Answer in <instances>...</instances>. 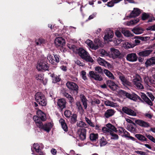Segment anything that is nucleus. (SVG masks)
Here are the masks:
<instances>
[{"instance_id": "f257e3e1", "label": "nucleus", "mask_w": 155, "mask_h": 155, "mask_svg": "<svg viewBox=\"0 0 155 155\" xmlns=\"http://www.w3.org/2000/svg\"><path fill=\"white\" fill-rule=\"evenodd\" d=\"M79 55L83 59L88 62L93 63L94 60L90 56L89 53L82 48H80L77 49Z\"/></svg>"}, {"instance_id": "f03ea898", "label": "nucleus", "mask_w": 155, "mask_h": 155, "mask_svg": "<svg viewBox=\"0 0 155 155\" xmlns=\"http://www.w3.org/2000/svg\"><path fill=\"white\" fill-rule=\"evenodd\" d=\"M35 98L36 102L39 105L42 106H45L47 104V100L44 95L41 92H37L35 96Z\"/></svg>"}, {"instance_id": "7ed1b4c3", "label": "nucleus", "mask_w": 155, "mask_h": 155, "mask_svg": "<svg viewBox=\"0 0 155 155\" xmlns=\"http://www.w3.org/2000/svg\"><path fill=\"white\" fill-rule=\"evenodd\" d=\"M121 93L123 96L126 97L130 99L135 101H137L139 100V101L143 102L141 98L135 94H130L124 90H121Z\"/></svg>"}, {"instance_id": "20e7f679", "label": "nucleus", "mask_w": 155, "mask_h": 155, "mask_svg": "<svg viewBox=\"0 0 155 155\" xmlns=\"http://www.w3.org/2000/svg\"><path fill=\"white\" fill-rule=\"evenodd\" d=\"M60 58V56L57 54H53L52 55L49 54L47 56L48 59L49 60V62L53 65H56L57 63L59 62Z\"/></svg>"}, {"instance_id": "39448f33", "label": "nucleus", "mask_w": 155, "mask_h": 155, "mask_svg": "<svg viewBox=\"0 0 155 155\" xmlns=\"http://www.w3.org/2000/svg\"><path fill=\"white\" fill-rule=\"evenodd\" d=\"M66 85L69 89L73 91L74 94H77L78 93V86L76 83L68 81Z\"/></svg>"}, {"instance_id": "423d86ee", "label": "nucleus", "mask_w": 155, "mask_h": 155, "mask_svg": "<svg viewBox=\"0 0 155 155\" xmlns=\"http://www.w3.org/2000/svg\"><path fill=\"white\" fill-rule=\"evenodd\" d=\"M38 124V125L37 126L38 127L48 133L50 132L53 126L51 122H48L44 124H43L40 125L39 124Z\"/></svg>"}, {"instance_id": "0eeeda50", "label": "nucleus", "mask_w": 155, "mask_h": 155, "mask_svg": "<svg viewBox=\"0 0 155 155\" xmlns=\"http://www.w3.org/2000/svg\"><path fill=\"white\" fill-rule=\"evenodd\" d=\"M117 74L122 84L124 85L127 86L131 85V83L127 80L125 76L121 72H117Z\"/></svg>"}, {"instance_id": "6e6552de", "label": "nucleus", "mask_w": 155, "mask_h": 155, "mask_svg": "<svg viewBox=\"0 0 155 155\" xmlns=\"http://www.w3.org/2000/svg\"><path fill=\"white\" fill-rule=\"evenodd\" d=\"M33 119L36 125H38V124H43L42 121H44L46 120V117L45 114L40 116L35 115L33 116Z\"/></svg>"}, {"instance_id": "1a4fd4ad", "label": "nucleus", "mask_w": 155, "mask_h": 155, "mask_svg": "<svg viewBox=\"0 0 155 155\" xmlns=\"http://www.w3.org/2000/svg\"><path fill=\"white\" fill-rule=\"evenodd\" d=\"M88 75L91 78H93L96 81H101L103 80L102 76L97 72L95 73L94 71H91L89 72Z\"/></svg>"}, {"instance_id": "9d476101", "label": "nucleus", "mask_w": 155, "mask_h": 155, "mask_svg": "<svg viewBox=\"0 0 155 155\" xmlns=\"http://www.w3.org/2000/svg\"><path fill=\"white\" fill-rule=\"evenodd\" d=\"M66 101L64 98H60L57 102L58 107V109L62 111L66 107Z\"/></svg>"}, {"instance_id": "9b49d317", "label": "nucleus", "mask_w": 155, "mask_h": 155, "mask_svg": "<svg viewBox=\"0 0 155 155\" xmlns=\"http://www.w3.org/2000/svg\"><path fill=\"white\" fill-rule=\"evenodd\" d=\"M55 46L57 48L63 47L65 44V41L61 37H58L55 38L54 41Z\"/></svg>"}, {"instance_id": "f8f14e48", "label": "nucleus", "mask_w": 155, "mask_h": 155, "mask_svg": "<svg viewBox=\"0 0 155 155\" xmlns=\"http://www.w3.org/2000/svg\"><path fill=\"white\" fill-rule=\"evenodd\" d=\"M122 114L124 113L127 115L133 116H136L137 115L136 112L127 107L124 106L122 108Z\"/></svg>"}, {"instance_id": "ddd939ff", "label": "nucleus", "mask_w": 155, "mask_h": 155, "mask_svg": "<svg viewBox=\"0 0 155 155\" xmlns=\"http://www.w3.org/2000/svg\"><path fill=\"white\" fill-rule=\"evenodd\" d=\"M37 69L38 71L48 70L49 66L43 61H41L40 62H38V65L37 67Z\"/></svg>"}, {"instance_id": "4468645a", "label": "nucleus", "mask_w": 155, "mask_h": 155, "mask_svg": "<svg viewBox=\"0 0 155 155\" xmlns=\"http://www.w3.org/2000/svg\"><path fill=\"white\" fill-rule=\"evenodd\" d=\"M106 83L107 86L112 91H115L117 89V85L113 81L111 80H108L106 81Z\"/></svg>"}, {"instance_id": "2eb2a0df", "label": "nucleus", "mask_w": 155, "mask_h": 155, "mask_svg": "<svg viewBox=\"0 0 155 155\" xmlns=\"http://www.w3.org/2000/svg\"><path fill=\"white\" fill-rule=\"evenodd\" d=\"M138 57L135 53H131L127 54L126 57L127 60L130 62H135L137 61Z\"/></svg>"}, {"instance_id": "dca6fc26", "label": "nucleus", "mask_w": 155, "mask_h": 155, "mask_svg": "<svg viewBox=\"0 0 155 155\" xmlns=\"http://www.w3.org/2000/svg\"><path fill=\"white\" fill-rule=\"evenodd\" d=\"M135 123L139 126L143 127H148L150 126V124L141 119H138L135 120Z\"/></svg>"}, {"instance_id": "f3484780", "label": "nucleus", "mask_w": 155, "mask_h": 155, "mask_svg": "<svg viewBox=\"0 0 155 155\" xmlns=\"http://www.w3.org/2000/svg\"><path fill=\"white\" fill-rule=\"evenodd\" d=\"M140 13V9L137 8H134V10L131 12L130 15L127 17L130 18L135 17L138 16Z\"/></svg>"}, {"instance_id": "a211bd4d", "label": "nucleus", "mask_w": 155, "mask_h": 155, "mask_svg": "<svg viewBox=\"0 0 155 155\" xmlns=\"http://www.w3.org/2000/svg\"><path fill=\"white\" fill-rule=\"evenodd\" d=\"M141 97L142 99V100L143 101V103L145 102L148 105L150 106H153V103L144 93H142L141 94Z\"/></svg>"}, {"instance_id": "6ab92c4d", "label": "nucleus", "mask_w": 155, "mask_h": 155, "mask_svg": "<svg viewBox=\"0 0 155 155\" xmlns=\"http://www.w3.org/2000/svg\"><path fill=\"white\" fill-rule=\"evenodd\" d=\"M79 138L81 140H84L86 138V130L84 128L79 130L78 132Z\"/></svg>"}, {"instance_id": "aec40b11", "label": "nucleus", "mask_w": 155, "mask_h": 155, "mask_svg": "<svg viewBox=\"0 0 155 155\" xmlns=\"http://www.w3.org/2000/svg\"><path fill=\"white\" fill-rule=\"evenodd\" d=\"M111 55L114 58H119L120 53L119 50L114 48H111L110 49Z\"/></svg>"}, {"instance_id": "412c9836", "label": "nucleus", "mask_w": 155, "mask_h": 155, "mask_svg": "<svg viewBox=\"0 0 155 155\" xmlns=\"http://www.w3.org/2000/svg\"><path fill=\"white\" fill-rule=\"evenodd\" d=\"M152 51V50H145L139 52L138 54L140 56L145 57L149 55Z\"/></svg>"}, {"instance_id": "4be33fe9", "label": "nucleus", "mask_w": 155, "mask_h": 155, "mask_svg": "<svg viewBox=\"0 0 155 155\" xmlns=\"http://www.w3.org/2000/svg\"><path fill=\"white\" fill-rule=\"evenodd\" d=\"M115 112V111L113 109H108L105 112L104 114V116L106 118H108L113 116Z\"/></svg>"}, {"instance_id": "5701e85b", "label": "nucleus", "mask_w": 155, "mask_h": 155, "mask_svg": "<svg viewBox=\"0 0 155 155\" xmlns=\"http://www.w3.org/2000/svg\"><path fill=\"white\" fill-rule=\"evenodd\" d=\"M114 35V33L112 31L109 30L107 32H106L104 37V39L106 41L108 40L110 38H112Z\"/></svg>"}, {"instance_id": "b1692460", "label": "nucleus", "mask_w": 155, "mask_h": 155, "mask_svg": "<svg viewBox=\"0 0 155 155\" xmlns=\"http://www.w3.org/2000/svg\"><path fill=\"white\" fill-rule=\"evenodd\" d=\"M31 150L33 152L34 150L37 153H38L39 154L42 155L43 153L41 150L40 149V146L38 143H34L33 145V148H31Z\"/></svg>"}, {"instance_id": "393cba45", "label": "nucleus", "mask_w": 155, "mask_h": 155, "mask_svg": "<svg viewBox=\"0 0 155 155\" xmlns=\"http://www.w3.org/2000/svg\"><path fill=\"white\" fill-rule=\"evenodd\" d=\"M145 64L146 67H148L152 65L155 64V56L152 57L147 60L145 63Z\"/></svg>"}, {"instance_id": "a878e982", "label": "nucleus", "mask_w": 155, "mask_h": 155, "mask_svg": "<svg viewBox=\"0 0 155 155\" xmlns=\"http://www.w3.org/2000/svg\"><path fill=\"white\" fill-rule=\"evenodd\" d=\"M50 76L52 78V82L54 83H57L61 81V79L59 75H57L53 73L51 74Z\"/></svg>"}, {"instance_id": "bb28decb", "label": "nucleus", "mask_w": 155, "mask_h": 155, "mask_svg": "<svg viewBox=\"0 0 155 155\" xmlns=\"http://www.w3.org/2000/svg\"><path fill=\"white\" fill-rule=\"evenodd\" d=\"M59 122L61 124L62 129L65 132L68 131V127L65 123V121L64 119L63 118H61L59 120Z\"/></svg>"}, {"instance_id": "cd10ccee", "label": "nucleus", "mask_w": 155, "mask_h": 155, "mask_svg": "<svg viewBox=\"0 0 155 155\" xmlns=\"http://www.w3.org/2000/svg\"><path fill=\"white\" fill-rule=\"evenodd\" d=\"M135 136L139 140L142 142L147 141L148 140L147 139L146 137L140 134H135Z\"/></svg>"}, {"instance_id": "c85d7f7f", "label": "nucleus", "mask_w": 155, "mask_h": 155, "mask_svg": "<svg viewBox=\"0 0 155 155\" xmlns=\"http://www.w3.org/2000/svg\"><path fill=\"white\" fill-rule=\"evenodd\" d=\"M80 97L84 109H86L87 107V100L85 96L83 94H81Z\"/></svg>"}, {"instance_id": "c756f323", "label": "nucleus", "mask_w": 155, "mask_h": 155, "mask_svg": "<svg viewBox=\"0 0 155 155\" xmlns=\"http://www.w3.org/2000/svg\"><path fill=\"white\" fill-rule=\"evenodd\" d=\"M98 134L97 133H91L90 134L89 138L91 141L93 142H95L98 139Z\"/></svg>"}, {"instance_id": "7c9ffc66", "label": "nucleus", "mask_w": 155, "mask_h": 155, "mask_svg": "<svg viewBox=\"0 0 155 155\" xmlns=\"http://www.w3.org/2000/svg\"><path fill=\"white\" fill-rule=\"evenodd\" d=\"M143 30L141 28H135L132 29V31L136 34H142Z\"/></svg>"}, {"instance_id": "2f4dec72", "label": "nucleus", "mask_w": 155, "mask_h": 155, "mask_svg": "<svg viewBox=\"0 0 155 155\" xmlns=\"http://www.w3.org/2000/svg\"><path fill=\"white\" fill-rule=\"evenodd\" d=\"M86 42V44L93 50H96L97 49L98 47L97 46L94 47V43H93V42L91 40L88 39Z\"/></svg>"}, {"instance_id": "473e14b6", "label": "nucleus", "mask_w": 155, "mask_h": 155, "mask_svg": "<svg viewBox=\"0 0 155 155\" xmlns=\"http://www.w3.org/2000/svg\"><path fill=\"white\" fill-rule=\"evenodd\" d=\"M94 46H97L98 47L97 49H98L99 47H102L103 46L102 42L98 39H95L94 40Z\"/></svg>"}, {"instance_id": "72a5a7b5", "label": "nucleus", "mask_w": 155, "mask_h": 155, "mask_svg": "<svg viewBox=\"0 0 155 155\" xmlns=\"http://www.w3.org/2000/svg\"><path fill=\"white\" fill-rule=\"evenodd\" d=\"M104 72L106 75L109 78L112 79H114V77L113 74L109 70L104 69Z\"/></svg>"}, {"instance_id": "f704fd0d", "label": "nucleus", "mask_w": 155, "mask_h": 155, "mask_svg": "<svg viewBox=\"0 0 155 155\" xmlns=\"http://www.w3.org/2000/svg\"><path fill=\"white\" fill-rule=\"evenodd\" d=\"M36 44L37 45L41 46L46 43V41L42 38H39L35 41Z\"/></svg>"}, {"instance_id": "c9c22d12", "label": "nucleus", "mask_w": 155, "mask_h": 155, "mask_svg": "<svg viewBox=\"0 0 155 155\" xmlns=\"http://www.w3.org/2000/svg\"><path fill=\"white\" fill-rule=\"evenodd\" d=\"M122 33L125 36L127 37H132L134 35L133 34L128 30H122Z\"/></svg>"}, {"instance_id": "e433bc0d", "label": "nucleus", "mask_w": 155, "mask_h": 155, "mask_svg": "<svg viewBox=\"0 0 155 155\" xmlns=\"http://www.w3.org/2000/svg\"><path fill=\"white\" fill-rule=\"evenodd\" d=\"M70 117V122L72 124H74L77 120V115L76 114H74L71 116Z\"/></svg>"}, {"instance_id": "4c0bfd02", "label": "nucleus", "mask_w": 155, "mask_h": 155, "mask_svg": "<svg viewBox=\"0 0 155 155\" xmlns=\"http://www.w3.org/2000/svg\"><path fill=\"white\" fill-rule=\"evenodd\" d=\"M135 46L134 44H132L128 42H126L123 44V47L125 48H132Z\"/></svg>"}, {"instance_id": "58836bf2", "label": "nucleus", "mask_w": 155, "mask_h": 155, "mask_svg": "<svg viewBox=\"0 0 155 155\" xmlns=\"http://www.w3.org/2000/svg\"><path fill=\"white\" fill-rule=\"evenodd\" d=\"M140 21L139 18H136L134 20H132L127 23V25L128 26H130L132 25H134Z\"/></svg>"}, {"instance_id": "ea45409f", "label": "nucleus", "mask_w": 155, "mask_h": 155, "mask_svg": "<svg viewBox=\"0 0 155 155\" xmlns=\"http://www.w3.org/2000/svg\"><path fill=\"white\" fill-rule=\"evenodd\" d=\"M99 143L101 147L104 146L107 143V142L106 140V139L103 137H102L100 139Z\"/></svg>"}, {"instance_id": "a19ab883", "label": "nucleus", "mask_w": 155, "mask_h": 155, "mask_svg": "<svg viewBox=\"0 0 155 155\" xmlns=\"http://www.w3.org/2000/svg\"><path fill=\"white\" fill-rule=\"evenodd\" d=\"M133 82L134 85H135L137 88L142 89L144 88L143 85L141 84L140 82L133 81Z\"/></svg>"}, {"instance_id": "79ce46f5", "label": "nucleus", "mask_w": 155, "mask_h": 155, "mask_svg": "<svg viewBox=\"0 0 155 155\" xmlns=\"http://www.w3.org/2000/svg\"><path fill=\"white\" fill-rule=\"evenodd\" d=\"M77 125V126L81 127H87L88 126L86 123L82 121L78 122Z\"/></svg>"}, {"instance_id": "37998d69", "label": "nucleus", "mask_w": 155, "mask_h": 155, "mask_svg": "<svg viewBox=\"0 0 155 155\" xmlns=\"http://www.w3.org/2000/svg\"><path fill=\"white\" fill-rule=\"evenodd\" d=\"M43 78L42 75L41 74H37L35 76V78L37 80L42 82L43 84L45 85L46 84L44 83Z\"/></svg>"}, {"instance_id": "c03bdc74", "label": "nucleus", "mask_w": 155, "mask_h": 155, "mask_svg": "<svg viewBox=\"0 0 155 155\" xmlns=\"http://www.w3.org/2000/svg\"><path fill=\"white\" fill-rule=\"evenodd\" d=\"M150 17V16L148 13L143 12L142 15L141 19L142 20H145Z\"/></svg>"}, {"instance_id": "a18cd8bd", "label": "nucleus", "mask_w": 155, "mask_h": 155, "mask_svg": "<svg viewBox=\"0 0 155 155\" xmlns=\"http://www.w3.org/2000/svg\"><path fill=\"white\" fill-rule=\"evenodd\" d=\"M122 136H124L125 137L129 138L130 139L134 141H135L136 140V138L132 136H130V134L127 131L126 133L124 134V135Z\"/></svg>"}, {"instance_id": "49530a36", "label": "nucleus", "mask_w": 155, "mask_h": 155, "mask_svg": "<svg viewBox=\"0 0 155 155\" xmlns=\"http://www.w3.org/2000/svg\"><path fill=\"white\" fill-rule=\"evenodd\" d=\"M97 61L100 65L104 66L106 61L103 58L99 57L98 58Z\"/></svg>"}, {"instance_id": "de8ad7c7", "label": "nucleus", "mask_w": 155, "mask_h": 155, "mask_svg": "<svg viewBox=\"0 0 155 155\" xmlns=\"http://www.w3.org/2000/svg\"><path fill=\"white\" fill-rule=\"evenodd\" d=\"M110 134L112 137H111V139L117 140L119 139L118 135L117 134L113 133L112 131H110Z\"/></svg>"}, {"instance_id": "09e8293b", "label": "nucleus", "mask_w": 155, "mask_h": 155, "mask_svg": "<svg viewBox=\"0 0 155 155\" xmlns=\"http://www.w3.org/2000/svg\"><path fill=\"white\" fill-rule=\"evenodd\" d=\"M146 137L148 139L152 142L155 143V138L152 136L150 134H145Z\"/></svg>"}, {"instance_id": "8fccbe9b", "label": "nucleus", "mask_w": 155, "mask_h": 155, "mask_svg": "<svg viewBox=\"0 0 155 155\" xmlns=\"http://www.w3.org/2000/svg\"><path fill=\"white\" fill-rule=\"evenodd\" d=\"M95 70L98 73L102 74H103L104 71L101 68L100 66L96 67L95 68Z\"/></svg>"}, {"instance_id": "3c124183", "label": "nucleus", "mask_w": 155, "mask_h": 155, "mask_svg": "<svg viewBox=\"0 0 155 155\" xmlns=\"http://www.w3.org/2000/svg\"><path fill=\"white\" fill-rule=\"evenodd\" d=\"M76 105L78 107V109L79 110L84 111L83 107L81 104V103L79 101H77L76 103Z\"/></svg>"}, {"instance_id": "603ef678", "label": "nucleus", "mask_w": 155, "mask_h": 155, "mask_svg": "<svg viewBox=\"0 0 155 155\" xmlns=\"http://www.w3.org/2000/svg\"><path fill=\"white\" fill-rule=\"evenodd\" d=\"M71 112L69 110H66L64 112V115L67 118H69L71 117Z\"/></svg>"}, {"instance_id": "864d4df0", "label": "nucleus", "mask_w": 155, "mask_h": 155, "mask_svg": "<svg viewBox=\"0 0 155 155\" xmlns=\"http://www.w3.org/2000/svg\"><path fill=\"white\" fill-rule=\"evenodd\" d=\"M85 120L87 124L91 126L92 127H95V125L91 121V120L89 119L88 118L86 117Z\"/></svg>"}, {"instance_id": "5fc2aeb1", "label": "nucleus", "mask_w": 155, "mask_h": 155, "mask_svg": "<svg viewBox=\"0 0 155 155\" xmlns=\"http://www.w3.org/2000/svg\"><path fill=\"white\" fill-rule=\"evenodd\" d=\"M81 74L82 78L85 81L87 80V79L86 76V73L85 71H82L81 72Z\"/></svg>"}, {"instance_id": "6e6d98bb", "label": "nucleus", "mask_w": 155, "mask_h": 155, "mask_svg": "<svg viewBox=\"0 0 155 155\" xmlns=\"http://www.w3.org/2000/svg\"><path fill=\"white\" fill-rule=\"evenodd\" d=\"M141 80L142 79L140 76L138 74H136L135 78L134 80V81L140 82Z\"/></svg>"}, {"instance_id": "4d7b16f0", "label": "nucleus", "mask_w": 155, "mask_h": 155, "mask_svg": "<svg viewBox=\"0 0 155 155\" xmlns=\"http://www.w3.org/2000/svg\"><path fill=\"white\" fill-rule=\"evenodd\" d=\"M68 99L69 100V103L71 105H72L74 103V98L71 95L70 97H68Z\"/></svg>"}, {"instance_id": "13d9d810", "label": "nucleus", "mask_w": 155, "mask_h": 155, "mask_svg": "<svg viewBox=\"0 0 155 155\" xmlns=\"http://www.w3.org/2000/svg\"><path fill=\"white\" fill-rule=\"evenodd\" d=\"M147 37H141L138 36H135L134 37V38L138 39L142 41H146L147 40Z\"/></svg>"}, {"instance_id": "bf43d9fd", "label": "nucleus", "mask_w": 155, "mask_h": 155, "mask_svg": "<svg viewBox=\"0 0 155 155\" xmlns=\"http://www.w3.org/2000/svg\"><path fill=\"white\" fill-rule=\"evenodd\" d=\"M104 104L106 106L113 107V103L108 100L105 101L104 102Z\"/></svg>"}, {"instance_id": "052dcab7", "label": "nucleus", "mask_w": 155, "mask_h": 155, "mask_svg": "<svg viewBox=\"0 0 155 155\" xmlns=\"http://www.w3.org/2000/svg\"><path fill=\"white\" fill-rule=\"evenodd\" d=\"M35 109L37 110V114L38 116H41L43 114H43H45L41 110H40L38 107H37Z\"/></svg>"}, {"instance_id": "680f3d73", "label": "nucleus", "mask_w": 155, "mask_h": 155, "mask_svg": "<svg viewBox=\"0 0 155 155\" xmlns=\"http://www.w3.org/2000/svg\"><path fill=\"white\" fill-rule=\"evenodd\" d=\"M102 130L103 132L105 133H110V131H112L110 130L108 128L106 127H103L102 128Z\"/></svg>"}, {"instance_id": "e2e57ef3", "label": "nucleus", "mask_w": 155, "mask_h": 155, "mask_svg": "<svg viewBox=\"0 0 155 155\" xmlns=\"http://www.w3.org/2000/svg\"><path fill=\"white\" fill-rule=\"evenodd\" d=\"M114 4L115 3L113 0H112L110 2H108L106 5L109 7H112L114 6Z\"/></svg>"}, {"instance_id": "0e129e2a", "label": "nucleus", "mask_w": 155, "mask_h": 155, "mask_svg": "<svg viewBox=\"0 0 155 155\" xmlns=\"http://www.w3.org/2000/svg\"><path fill=\"white\" fill-rule=\"evenodd\" d=\"M68 47L70 49L73 50H74L76 48L75 45L74 44H69L68 45Z\"/></svg>"}, {"instance_id": "69168bd1", "label": "nucleus", "mask_w": 155, "mask_h": 155, "mask_svg": "<svg viewBox=\"0 0 155 155\" xmlns=\"http://www.w3.org/2000/svg\"><path fill=\"white\" fill-rule=\"evenodd\" d=\"M146 30L147 31H155V25H154L151 26H150L147 28Z\"/></svg>"}, {"instance_id": "338daca9", "label": "nucleus", "mask_w": 155, "mask_h": 155, "mask_svg": "<svg viewBox=\"0 0 155 155\" xmlns=\"http://www.w3.org/2000/svg\"><path fill=\"white\" fill-rule=\"evenodd\" d=\"M104 66L105 67H107L109 69H110L113 67L111 64L107 61H106L105 63V64Z\"/></svg>"}, {"instance_id": "774afa93", "label": "nucleus", "mask_w": 155, "mask_h": 155, "mask_svg": "<svg viewBox=\"0 0 155 155\" xmlns=\"http://www.w3.org/2000/svg\"><path fill=\"white\" fill-rule=\"evenodd\" d=\"M116 35L118 37H121L122 35L121 32L119 31H116L115 32Z\"/></svg>"}]
</instances>
